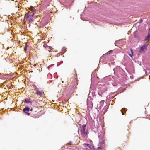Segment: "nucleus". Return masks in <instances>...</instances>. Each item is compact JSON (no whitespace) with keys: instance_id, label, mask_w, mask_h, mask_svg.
<instances>
[{"instance_id":"1","label":"nucleus","mask_w":150,"mask_h":150,"mask_svg":"<svg viewBox=\"0 0 150 150\" xmlns=\"http://www.w3.org/2000/svg\"><path fill=\"white\" fill-rule=\"evenodd\" d=\"M149 44L148 42H146L144 45H142L140 48L139 52L140 53H144L147 50V47Z\"/></svg>"},{"instance_id":"6","label":"nucleus","mask_w":150,"mask_h":150,"mask_svg":"<svg viewBox=\"0 0 150 150\" xmlns=\"http://www.w3.org/2000/svg\"><path fill=\"white\" fill-rule=\"evenodd\" d=\"M81 135L83 136H85L87 135V133L86 132V130H81Z\"/></svg>"},{"instance_id":"18","label":"nucleus","mask_w":150,"mask_h":150,"mask_svg":"<svg viewBox=\"0 0 150 150\" xmlns=\"http://www.w3.org/2000/svg\"><path fill=\"white\" fill-rule=\"evenodd\" d=\"M27 47L26 46H25V47H24V51H26L27 50Z\"/></svg>"},{"instance_id":"7","label":"nucleus","mask_w":150,"mask_h":150,"mask_svg":"<svg viewBox=\"0 0 150 150\" xmlns=\"http://www.w3.org/2000/svg\"><path fill=\"white\" fill-rule=\"evenodd\" d=\"M26 19L29 23L32 22L33 20V18L32 17V16H30L28 18Z\"/></svg>"},{"instance_id":"16","label":"nucleus","mask_w":150,"mask_h":150,"mask_svg":"<svg viewBox=\"0 0 150 150\" xmlns=\"http://www.w3.org/2000/svg\"><path fill=\"white\" fill-rule=\"evenodd\" d=\"M31 14H30V16H32V17L33 18V16L34 15V13H33V12H31Z\"/></svg>"},{"instance_id":"20","label":"nucleus","mask_w":150,"mask_h":150,"mask_svg":"<svg viewBox=\"0 0 150 150\" xmlns=\"http://www.w3.org/2000/svg\"><path fill=\"white\" fill-rule=\"evenodd\" d=\"M65 48H63L62 50V51H63L64 50H65Z\"/></svg>"},{"instance_id":"15","label":"nucleus","mask_w":150,"mask_h":150,"mask_svg":"<svg viewBox=\"0 0 150 150\" xmlns=\"http://www.w3.org/2000/svg\"><path fill=\"white\" fill-rule=\"evenodd\" d=\"M112 52V50H111L110 51H109L106 54L107 55L110 54Z\"/></svg>"},{"instance_id":"8","label":"nucleus","mask_w":150,"mask_h":150,"mask_svg":"<svg viewBox=\"0 0 150 150\" xmlns=\"http://www.w3.org/2000/svg\"><path fill=\"white\" fill-rule=\"evenodd\" d=\"M43 93V92L42 91H39L37 93V94L40 97H41L42 96V95Z\"/></svg>"},{"instance_id":"17","label":"nucleus","mask_w":150,"mask_h":150,"mask_svg":"<svg viewBox=\"0 0 150 150\" xmlns=\"http://www.w3.org/2000/svg\"><path fill=\"white\" fill-rule=\"evenodd\" d=\"M35 91L36 92V93H37L38 91H39L38 88L37 87H36V88H35Z\"/></svg>"},{"instance_id":"3","label":"nucleus","mask_w":150,"mask_h":150,"mask_svg":"<svg viewBox=\"0 0 150 150\" xmlns=\"http://www.w3.org/2000/svg\"><path fill=\"white\" fill-rule=\"evenodd\" d=\"M30 110V108L28 107H26L23 109V111L25 113L27 114L28 115H29L30 114V113L28 112Z\"/></svg>"},{"instance_id":"4","label":"nucleus","mask_w":150,"mask_h":150,"mask_svg":"<svg viewBox=\"0 0 150 150\" xmlns=\"http://www.w3.org/2000/svg\"><path fill=\"white\" fill-rule=\"evenodd\" d=\"M150 38V32H149L148 33V35L147 36L145 37L144 38V41H146L148 42L150 40L149 39Z\"/></svg>"},{"instance_id":"5","label":"nucleus","mask_w":150,"mask_h":150,"mask_svg":"<svg viewBox=\"0 0 150 150\" xmlns=\"http://www.w3.org/2000/svg\"><path fill=\"white\" fill-rule=\"evenodd\" d=\"M83 146L85 147H86L87 149H92L93 147L91 145H90L89 144H84L83 145Z\"/></svg>"},{"instance_id":"10","label":"nucleus","mask_w":150,"mask_h":150,"mask_svg":"<svg viewBox=\"0 0 150 150\" xmlns=\"http://www.w3.org/2000/svg\"><path fill=\"white\" fill-rule=\"evenodd\" d=\"M127 109H125V108H122V109L121 110V112H122V115H124V113H123V112H125L127 111Z\"/></svg>"},{"instance_id":"21","label":"nucleus","mask_w":150,"mask_h":150,"mask_svg":"<svg viewBox=\"0 0 150 150\" xmlns=\"http://www.w3.org/2000/svg\"><path fill=\"white\" fill-rule=\"evenodd\" d=\"M149 79L150 80V75L149 76Z\"/></svg>"},{"instance_id":"2","label":"nucleus","mask_w":150,"mask_h":150,"mask_svg":"<svg viewBox=\"0 0 150 150\" xmlns=\"http://www.w3.org/2000/svg\"><path fill=\"white\" fill-rule=\"evenodd\" d=\"M104 141H102L98 144V146H100V147H98L96 150H100L104 146Z\"/></svg>"},{"instance_id":"22","label":"nucleus","mask_w":150,"mask_h":150,"mask_svg":"<svg viewBox=\"0 0 150 150\" xmlns=\"http://www.w3.org/2000/svg\"><path fill=\"white\" fill-rule=\"evenodd\" d=\"M30 111H32V109H31L30 110Z\"/></svg>"},{"instance_id":"14","label":"nucleus","mask_w":150,"mask_h":150,"mask_svg":"<svg viewBox=\"0 0 150 150\" xmlns=\"http://www.w3.org/2000/svg\"><path fill=\"white\" fill-rule=\"evenodd\" d=\"M86 125H82V129L81 130H86Z\"/></svg>"},{"instance_id":"23","label":"nucleus","mask_w":150,"mask_h":150,"mask_svg":"<svg viewBox=\"0 0 150 150\" xmlns=\"http://www.w3.org/2000/svg\"><path fill=\"white\" fill-rule=\"evenodd\" d=\"M101 102H104V101L103 100V101H101Z\"/></svg>"},{"instance_id":"19","label":"nucleus","mask_w":150,"mask_h":150,"mask_svg":"<svg viewBox=\"0 0 150 150\" xmlns=\"http://www.w3.org/2000/svg\"><path fill=\"white\" fill-rule=\"evenodd\" d=\"M33 87L35 88H36V87H37L35 85H33Z\"/></svg>"},{"instance_id":"12","label":"nucleus","mask_w":150,"mask_h":150,"mask_svg":"<svg viewBox=\"0 0 150 150\" xmlns=\"http://www.w3.org/2000/svg\"><path fill=\"white\" fill-rule=\"evenodd\" d=\"M130 50H131V54H129V55L132 58V56L133 55V50L132 49H131Z\"/></svg>"},{"instance_id":"9","label":"nucleus","mask_w":150,"mask_h":150,"mask_svg":"<svg viewBox=\"0 0 150 150\" xmlns=\"http://www.w3.org/2000/svg\"><path fill=\"white\" fill-rule=\"evenodd\" d=\"M25 102L27 103H29L30 102V99L29 98L25 99Z\"/></svg>"},{"instance_id":"13","label":"nucleus","mask_w":150,"mask_h":150,"mask_svg":"<svg viewBox=\"0 0 150 150\" xmlns=\"http://www.w3.org/2000/svg\"><path fill=\"white\" fill-rule=\"evenodd\" d=\"M29 9H30L33 12H34L35 11V9L34 8L33 6H31L29 8Z\"/></svg>"},{"instance_id":"11","label":"nucleus","mask_w":150,"mask_h":150,"mask_svg":"<svg viewBox=\"0 0 150 150\" xmlns=\"http://www.w3.org/2000/svg\"><path fill=\"white\" fill-rule=\"evenodd\" d=\"M30 11H28V13L25 14V16L26 17V19L30 17V15H29Z\"/></svg>"}]
</instances>
